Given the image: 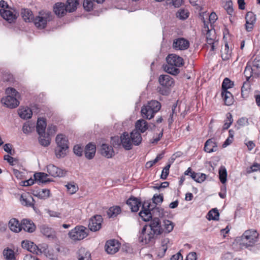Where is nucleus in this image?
I'll return each mask as SVG.
<instances>
[{"label":"nucleus","instance_id":"nucleus-1","mask_svg":"<svg viewBox=\"0 0 260 260\" xmlns=\"http://www.w3.org/2000/svg\"><path fill=\"white\" fill-rule=\"evenodd\" d=\"M258 234L255 230H249L244 232L241 237H237L233 245L238 244L241 248L253 246L257 242Z\"/></svg>","mask_w":260,"mask_h":260},{"label":"nucleus","instance_id":"nucleus-2","mask_svg":"<svg viewBox=\"0 0 260 260\" xmlns=\"http://www.w3.org/2000/svg\"><path fill=\"white\" fill-rule=\"evenodd\" d=\"M166 60L167 64L164 66V70L173 75H178L180 73L178 68L184 64L183 58L175 54H171L167 57Z\"/></svg>","mask_w":260,"mask_h":260},{"label":"nucleus","instance_id":"nucleus-3","mask_svg":"<svg viewBox=\"0 0 260 260\" xmlns=\"http://www.w3.org/2000/svg\"><path fill=\"white\" fill-rule=\"evenodd\" d=\"M7 96L2 99L1 102L6 107L13 109L17 107L19 102L17 98L19 97V93L13 88H8L6 89Z\"/></svg>","mask_w":260,"mask_h":260},{"label":"nucleus","instance_id":"nucleus-4","mask_svg":"<svg viewBox=\"0 0 260 260\" xmlns=\"http://www.w3.org/2000/svg\"><path fill=\"white\" fill-rule=\"evenodd\" d=\"M158 82L160 86L158 87L157 91L163 95H169L175 83L173 78L168 75H161Z\"/></svg>","mask_w":260,"mask_h":260},{"label":"nucleus","instance_id":"nucleus-5","mask_svg":"<svg viewBox=\"0 0 260 260\" xmlns=\"http://www.w3.org/2000/svg\"><path fill=\"white\" fill-rule=\"evenodd\" d=\"M160 103L157 101L152 100L147 105L143 106L141 110L142 116L147 119L152 118L160 109Z\"/></svg>","mask_w":260,"mask_h":260},{"label":"nucleus","instance_id":"nucleus-6","mask_svg":"<svg viewBox=\"0 0 260 260\" xmlns=\"http://www.w3.org/2000/svg\"><path fill=\"white\" fill-rule=\"evenodd\" d=\"M51 20V13L48 11L42 10L39 12L38 16L34 17L32 22L37 28L43 29L46 27L48 22Z\"/></svg>","mask_w":260,"mask_h":260},{"label":"nucleus","instance_id":"nucleus-7","mask_svg":"<svg viewBox=\"0 0 260 260\" xmlns=\"http://www.w3.org/2000/svg\"><path fill=\"white\" fill-rule=\"evenodd\" d=\"M88 235V230L84 226L78 225L68 233L69 237L74 242L81 241Z\"/></svg>","mask_w":260,"mask_h":260},{"label":"nucleus","instance_id":"nucleus-8","mask_svg":"<svg viewBox=\"0 0 260 260\" xmlns=\"http://www.w3.org/2000/svg\"><path fill=\"white\" fill-rule=\"evenodd\" d=\"M202 32L206 35V41L209 45L208 47H210L211 51H214L215 49L214 44L216 42V36L213 26L210 24L209 27V24H205V26H203L202 28Z\"/></svg>","mask_w":260,"mask_h":260},{"label":"nucleus","instance_id":"nucleus-9","mask_svg":"<svg viewBox=\"0 0 260 260\" xmlns=\"http://www.w3.org/2000/svg\"><path fill=\"white\" fill-rule=\"evenodd\" d=\"M156 236L152 233V231H150L147 229V225L143 226L142 232L141 233L139 241L140 243L144 244L152 243L154 242Z\"/></svg>","mask_w":260,"mask_h":260},{"label":"nucleus","instance_id":"nucleus-10","mask_svg":"<svg viewBox=\"0 0 260 260\" xmlns=\"http://www.w3.org/2000/svg\"><path fill=\"white\" fill-rule=\"evenodd\" d=\"M21 246L23 248L26 249L30 252L37 255H40L45 252L46 249L44 247H39L34 242L25 240L21 243Z\"/></svg>","mask_w":260,"mask_h":260},{"label":"nucleus","instance_id":"nucleus-11","mask_svg":"<svg viewBox=\"0 0 260 260\" xmlns=\"http://www.w3.org/2000/svg\"><path fill=\"white\" fill-rule=\"evenodd\" d=\"M1 16L9 23L14 22L17 18V13L13 8L0 9Z\"/></svg>","mask_w":260,"mask_h":260},{"label":"nucleus","instance_id":"nucleus-12","mask_svg":"<svg viewBox=\"0 0 260 260\" xmlns=\"http://www.w3.org/2000/svg\"><path fill=\"white\" fill-rule=\"evenodd\" d=\"M103 219L100 215H96L91 217L89 221L88 228L92 232L99 231L102 228Z\"/></svg>","mask_w":260,"mask_h":260},{"label":"nucleus","instance_id":"nucleus-13","mask_svg":"<svg viewBox=\"0 0 260 260\" xmlns=\"http://www.w3.org/2000/svg\"><path fill=\"white\" fill-rule=\"evenodd\" d=\"M147 229L152 231V233H154L156 236L163 233V230L160 225V221L158 218L152 219L150 224L147 225Z\"/></svg>","mask_w":260,"mask_h":260},{"label":"nucleus","instance_id":"nucleus-14","mask_svg":"<svg viewBox=\"0 0 260 260\" xmlns=\"http://www.w3.org/2000/svg\"><path fill=\"white\" fill-rule=\"evenodd\" d=\"M172 47L175 50H185L189 47V42L183 38H179L173 40Z\"/></svg>","mask_w":260,"mask_h":260},{"label":"nucleus","instance_id":"nucleus-15","mask_svg":"<svg viewBox=\"0 0 260 260\" xmlns=\"http://www.w3.org/2000/svg\"><path fill=\"white\" fill-rule=\"evenodd\" d=\"M184 175L190 176L192 179L198 183H202L206 178V174L204 173H196L193 171L190 167H189L184 172Z\"/></svg>","mask_w":260,"mask_h":260},{"label":"nucleus","instance_id":"nucleus-16","mask_svg":"<svg viewBox=\"0 0 260 260\" xmlns=\"http://www.w3.org/2000/svg\"><path fill=\"white\" fill-rule=\"evenodd\" d=\"M120 248V244L114 239L107 241L105 245V249L108 253L114 254L117 252Z\"/></svg>","mask_w":260,"mask_h":260},{"label":"nucleus","instance_id":"nucleus-17","mask_svg":"<svg viewBox=\"0 0 260 260\" xmlns=\"http://www.w3.org/2000/svg\"><path fill=\"white\" fill-rule=\"evenodd\" d=\"M47 171L49 175L54 177H63L66 174V172L63 170L52 164L47 166Z\"/></svg>","mask_w":260,"mask_h":260},{"label":"nucleus","instance_id":"nucleus-18","mask_svg":"<svg viewBox=\"0 0 260 260\" xmlns=\"http://www.w3.org/2000/svg\"><path fill=\"white\" fill-rule=\"evenodd\" d=\"M152 208H150V204L145 203L142 207V210L139 213V215L142 219L145 221H149L152 219V214L151 211Z\"/></svg>","mask_w":260,"mask_h":260},{"label":"nucleus","instance_id":"nucleus-19","mask_svg":"<svg viewBox=\"0 0 260 260\" xmlns=\"http://www.w3.org/2000/svg\"><path fill=\"white\" fill-rule=\"evenodd\" d=\"M245 29L247 31H251L256 21L255 15L252 12H248L245 16Z\"/></svg>","mask_w":260,"mask_h":260},{"label":"nucleus","instance_id":"nucleus-20","mask_svg":"<svg viewBox=\"0 0 260 260\" xmlns=\"http://www.w3.org/2000/svg\"><path fill=\"white\" fill-rule=\"evenodd\" d=\"M121 143L122 147L126 150L132 149L133 144L131 136L127 132L123 133L120 136Z\"/></svg>","mask_w":260,"mask_h":260},{"label":"nucleus","instance_id":"nucleus-21","mask_svg":"<svg viewBox=\"0 0 260 260\" xmlns=\"http://www.w3.org/2000/svg\"><path fill=\"white\" fill-rule=\"evenodd\" d=\"M53 11L55 14L59 17L64 16L68 11L66 4L63 3H57L53 7Z\"/></svg>","mask_w":260,"mask_h":260},{"label":"nucleus","instance_id":"nucleus-22","mask_svg":"<svg viewBox=\"0 0 260 260\" xmlns=\"http://www.w3.org/2000/svg\"><path fill=\"white\" fill-rule=\"evenodd\" d=\"M126 204L130 207L132 212H136L138 211L141 202L137 198L131 197L127 200Z\"/></svg>","mask_w":260,"mask_h":260},{"label":"nucleus","instance_id":"nucleus-23","mask_svg":"<svg viewBox=\"0 0 260 260\" xmlns=\"http://www.w3.org/2000/svg\"><path fill=\"white\" fill-rule=\"evenodd\" d=\"M21 202L24 206L31 207H34L35 200L32 196L28 192L21 194Z\"/></svg>","mask_w":260,"mask_h":260},{"label":"nucleus","instance_id":"nucleus-24","mask_svg":"<svg viewBox=\"0 0 260 260\" xmlns=\"http://www.w3.org/2000/svg\"><path fill=\"white\" fill-rule=\"evenodd\" d=\"M40 231L41 233L46 237L50 239H54L56 238V232L51 228L46 225H42L40 227Z\"/></svg>","mask_w":260,"mask_h":260},{"label":"nucleus","instance_id":"nucleus-25","mask_svg":"<svg viewBox=\"0 0 260 260\" xmlns=\"http://www.w3.org/2000/svg\"><path fill=\"white\" fill-rule=\"evenodd\" d=\"M22 229L25 232L32 233L36 230V225L31 220L23 219L21 221V230Z\"/></svg>","mask_w":260,"mask_h":260},{"label":"nucleus","instance_id":"nucleus-26","mask_svg":"<svg viewBox=\"0 0 260 260\" xmlns=\"http://www.w3.org/2000/svg\"><path fill=\"white\" fill-rule=\"evenodd\" d=\"M130 136L133 145L138 146L141 143L142 138L140 132L137 130H133L131 133Z\"/></svg>","mask_w":260,"mask_h":260},{"label":"nucleus","instance_id":"nucleus-27","mask_svg":"<svg viewBox=\"0 0 260 260\" xmlns=\"http://www.w3.org/2000/svg\"><path fill=\"white\" fill-rule=\"evenodd\" d=\"M95 145L91 143H89L85 147V156L87 159H92L95 155Z\"/></svg>","mask_w":260,"mask_h":260},{"label":"nucleus","instance_id":"nucleus-28","mask_svg":"<svg viewBox=\"0 0 260 260\" xmlns=\"http://www.w3.org/2000/svg\"><path fill=\"white\" fill-rule=\"evenodd\" d=\"M77 257L78 260H92L90 253L85 248H81L79 249Z\"/></svg>","mask_w":260,"mask_h":260},{"label":"nucleus","instance_id":"nucleus-29","mask_svg":"<svg viewBox=\"0 0 260 260\" xmlns=\"http://www.w3.org/2000/svg\"><path fill=\"white\" fill-rule=\"evenodd\" d=\"M18 112L19 116L24 119L30 118L32 114L31 110L27 107L20 108Z\"/></svg>","mask_w":260,"mask_h":260},{"label":"nucleus","instance_id":"nucleus-30","mask_svg":"<svg viewBox=\"0 0 260 260\" xmlns=\"http://www.w3.org/2000/svg\"><path fill=\"white\" fill-rule=\"evenodd\" d=\"M101 151V154L107 158H111L114 153L112 147L105 144L102 145Z\"/></svg>","mask_w":260,"mask_h":260},{"label":"nucleus","instance_id":"nucleus-31","mask_svg":"<svg viewBox=\"0 0 260 260\" xmlns=\"http://www.w3.org/2000/svg\"><path fill=\"white\" fill-rule=\"evenodd\" d=\"M10 230L15 233H18L21 231V223L16 218L11 219L9 222Z\"/></svg>","mask_w":260,"mask_h":260},{"label":"nucleus","instance_id":"nucleus-32","mask_svg":"<svg viewBox=\"0 0 260 260\" xmlns=\"http://www.w3.org/2000/svg\"><path fill=\"white\" fill-rule=\"evenodd\" d=\"M57 147H69V142L67 138L62 134H58L56 137Z\"/></svg>","mask_w":260,"mask_h":260},{"label":"nucleus","instance_id":"nucleus-33","mask_svg":"<svg viewBox=\"0 0 260 260\" xmlns=\"http://www.w3.org/2000/svg\"><path fill=\"white\" fill-rule=\"evenodd\" d=\"M46 126L47 123L45 119L38 118L36 128L39 135L44 134Z\"/></svg>","mask_w":260,"mask_h":260},{"label":"nucleus","instance_id":"nucleus-34","mask_svg":"<svg viewBox=\"0 0 260 260\" xmlns=\"http://www.w3.org/2000/svg\"><path fill=\"white\" fill-rule=\"evenodd\" d=\"M136 129L140 133H144L148 129L147 122L144 119H141L137 121L135 124Z\"/></svg>","mask_w":260,"mask_h":260},{"label":"nucleus","instance_id":"nucleus-35","mask_svg":"<svg viewBox=\"0 0 260 260\" xmlns=\"http://www.w3.org/2000/svg\"><path fill=\"white\" fill-rule=\"evenodd\" d=\"M217 145L216 143L212 139L208 140L205 144L204 150L206 152L211 153L215 151Z\"/></svg>","mask_w":260,"mask_h":260},{"label":"nucleus","instance_id":"nucleus-36","mask_svg":"<svg viewBox=\"0 0 260 260\" xmlns=\"http://www.w3.org/2000/svg\"><path fill=\"white\" fill-rule=\"evenodd\" d=\"M50 190L47 189H41L36 191H34V195L37 198L45 200L50 196Z\"/></svg>","mask_w":260,"mask_h":260},{"label":"nucleus","instance_id":"nucleus-37","mask_svg":"<svg viewBox=\"0 0 260 260\" xmlns=\"http://www.w3.org/2000/svg\"><path fill=\"white\" fill-rule=\"evenodd\" d=\"M21 14L25 22H31L33 21L34 17L31 10L28 9H22Z\"/></svg>","mask_w":260,"mask_h":260},{"label":"nucleus","instance_id":"nucleus-38","mask_svg":"<svg viewBox=\"0 0 260 260\" xmlns=\"http://www.w3.org/2000/svg\"><path fill=\"white\" fill-rule=\"evenodd\" d=\"M221 96L224 101V105L226 104V99H228V77L225 78L222 84Z\"/></svg>","mask_w":260,"mask_h":260},{"label":"nucleus","instance_id":"nucleus-39","mask_svg":"<svg viewBox=\"0 0 260 260\" xmlns=\"http://www.w3.org/2000/svg\"><path fill=\"white\" fill-rule=\"evenodd\" d=\"M121 208L118 206H115L110 207L107 211V214L109 217L112 218L117 216L121 213Z\"/></svg>","mask_w":260,"mask_h":260},{"label":"nucleus","instance_id":"nucleus-40","mask_svg":"<svg viewBox=\"0 0 260 260\" xmlns=\"http://www.w3.org/2000/svg\"><path fill=\"white\" fill-rule=\"evenodd\" d=\"M251 68L254 70V76L255 78H258L259 75L260 61L255 59L252 62H250Z\"/></svg>","mask_w":260,"mask_h":260},{"label":"nucleus","instance_id":"nucleus-41","mask_svg":"<svg viewBox=\"0 0 260 260\" xmlns=\"http://www.w3.org/2000/svg\"><path fill=\"white\" fill-rule=\"evenodd\" d=\"M208 17L207 20H205L204 17L202 19L204 26H205V24L207 23L209 24V27H210V24L213 26L214 23L218 18L216 14L214 12H212L210 15L208 16Z\"/></svg>","mask_w":260,"mask_h":260},{"label":"nucleus","instance_id":"nucleus-42","mask_svg":"<svg viewBox=\"0 0 260 260\" xmlns=\"http://www.w3.org/2000/svg\"><path fill=\"white\" fill-rule=\"evenodd\" d=\"M79 5L78 0H67L66 6L69 12H73L77 9V6Z\"/></svg>","mask_w":260,"mask_h":260},{"label":"nucleus","instance_id":"nucleus-43","mask_svg":"<svg viewBox=\"0 0 260 260\" xmlns=\"http://www.w3.org/2000/svg\"><path fill=\"white\" fill-rule=\"evenodd\" d=\"M3 255L6 260H16L14 250L10 248L5 249L3 251Z\"/></svg>","mask_w":260,"mask_h":260},{"label":"nucleus","instance_id":"nucleus-44","mask_svg":"<svg viewBox=\"0 0 260 260\" xmlns=\"http://www.w3.org/2000/svg\"><path fill=\"white\" fill-rule=\"evenodd\" d=\"M39 142L42 146H48L50 144L51 139L49 136L44 133V134L39 135Z\"/></svg>","mask_w":260,"mask_h":260},{"label":"nucleus","instance_id":"nucleus-45","mask_svg":"<svg viewBox=\"0 0 260 260\" xmlns=\"http://www.w3.org/2000/svg\"><path fill=\"white\" fill-rule=\"evenodd\" d=\"M34 176L35 180L40 182H46L48 181V175L45 173H36Z\"/></svg>","mask_w":260,"mask_h":260},{"label":"nucleus","instance_id":"nucleus-46","mask_svg":"<svg viewBox=\"0 0 260 260\" xmlns=\"http://www.w3.org/2000/svg\"><path fill=\"white\" fill-rule=\"evenodd\" d=\"M163 226V232H165V233H169L173 231L174 225L173 222L171 221L166 220L164 221Z\"/></svg>","mask_w":260,"mask_h":260},{"label":"nucleus","instance_id":"nucleus-47","mask_svg":"<svg viewBox=\"0 0 260 260\" xmlns=\"http://www.w3.org/2000/svg\"><path fill=\"white\" fill-rule=\"evenodd\" d=\"M254 70L251 68L250 62H248L244 72V74L247 79V81H248L251 77H255L254 76Z\"/></svg>","mask_w":260,"mask_h":260},{"label":"nucleus","instance_id":"nucleus-48","mask_svg":"<svg viewBox=\"0 0 260 260\" xmlns=\"http://www.w3.org/2000/svg\"><path fill=\"white\" fill-rule=\"evenodd\" d=\"M219 213L216 209H212L207 214V218L208 220H216L218 219Z\"/></svg>","mask_w":260,"mask_h":260},{"label":"nucleus","instance_id":"nucleus-49","mask_svg":"<svg viewBox=\"0 0 260 260\" xmlns=\"http://www.w3.org/2000/svg\"><path fill=\"white\" fill-rule=\"evenodd\" d=\"M69 147H56L55 150V155L57 158L63 157L66 155V151Z\"/></svg>","mask_w":260,"mask_h":260},{"label":"nucleus","instance_id":"nucleus-50","mask_svg":"<svg viewBox=\"0 0 260 260\" xmlns=\"http://www.w3.org/2000/svg\"><path fill=\"white\" fill-rule=\"evenodd\" d=\"M171 245L170 241L169 238H165L161 241V245L160 247V250L162 251V254H164L168 247Z\"/></svg>","mask_w":260,"mask_h":260},{"label":"nucleus","instance_id":"nucleus-51","mask_svg":"<svg viewBox=\"0 0 260 260\" xmlns=\"http://www.w3.org/2000/svg\"><path fill=\"white\" fill-rule=\"evenodd\" d=\"M189 13L186 10L180 9L176 14L177 17L181 20H185L189 17Z\"/></svg>","mask_w":260,"mask_h":260},{"label":"nucleus","instance_id":"nucleus-52","mask_svg":"<svg viewBox=\"0 0 260 260\" xmlns=\"http://www.w3.org/2000/svg\"><path fill=\"white\" fill-rule=\"evenodd\" d=\"M226 170L225 168H221L219 171V177L221 182L224 184L226 181Z\"/></svg>","mask_w":260,"mask_h":260},{"label":"nucleus","instance_id":"nucleus-53","mask_svg":"<svg viewBox=\"0 0 260 260\" xmlns=\"http://www.w3.org/2000/svg\"><path fill=\"white\" fill-rule=\"evenodd\" d=\"M83 6L86 11H90L93 8V2L91 0H84Z\"/></svg>","mask_w":260,"mask_h":260},{"label":"nucleus","instance_id":"nucleus-54","mask_svg":"<svg viewBox=\"0 0 260 260\" xmlns=\"http://www.w3.org/2000/svg\"><path fill=\"white\" fill-rule=\"evenodd\" d=\"M249 83L248 82H245L243 83V86L241 88V94L243 96L244 95L247 96L249 90Z\"/></svg>","mask_w":260,"mask_h":260},{"label":"nucleus","instance_id":"nucleus-55","mask_svg":"<svg viewBox=\"0 0 260 260\" xmlns=\"http://www.w3.org/2000/svg\"><path fill=\"white\" fill-rule=\"evenodd\" d=\"M171 165L170 164L167 165L162 170L160 177L161 179L165 180L167 179L169 174V169Z\"/></svg>","mask_w":260,"mask_h":260},{"label":"nucleus","instance_id":"nucleus-56","mask_svg":"<svg viewBox=\"0 0 260 260\" xmlns=\"http://www.w3.org/2000/svg\"><path fill=\"white\" fill-rule=\"evenodd\" d=\"M4 159L7 160L10 165L14 166L18 163V160L9 155H5Z\"/></svg>","mask_w":260,"mask_h":260},{"label":"nucleus","instance_id":"nucleus-57","mask_svg":"<svg viewBox=\"0 0 260 260\" xmlns=\"http://www.w3.org/2000/svg\"><path fill=\"white\" fill-rule=\"evenodd\" d=\"M57 131V127L54 125H49L47 128V135L50 137L54 135Z\"/></svg>","mask_w":260,"mask_h":260},{"label":"nucleus","instance_id":"nucleus-58","mask_svg":"<svg viewBox=\"0 0 260 260\" xmlns=\"http://www.w3.org/2000/svg\"><path fill=\"white\" fill-rule=\"evenodd\" d=\"M68 192L70 194L75 193L78 190V187L74 184L69 183L66 185Z\"/></svg>","mask_w":260,"mask_h":260},{"label":"nucleus","instance_id":"nucleus-59","mask_svg":"<svg viewBox=\"0 0 260 260\" xmlns=\"http://www.w3.org/2000/svg\"><path fill=\"white\" fill-rule=\"evenodd\" d=\"M176 108H177V104H174L172 107V113L170 114V117L168 118V122H169V124H172L173 123V122L174 121V119H173L174 115V114H175V115H176V113H175V110L176 109Z\"/></svg>","mask_w":260,"mask_h":260},{"label":"nucleus","instance_id":"nucleus-60","mask_svg":"<svg viewBox=\"0 0 260 260\" xmlns=\"http://www.w3.org/2000/svg\"><path fill=\"white\" fill-rule=\"evenodd\" d=\"M258 170H260V164H254L250 167L247 168V173L249 174Z\"/></svg>","mask_w":260,"mask_h":260},{"label":"nucleus","instance_id":"nucleus-61","mask_svg":"<svg viewBox=\"0 0 260 260\" xmlns=\"http://www.w3.org/2000/svg\"><path fill=\"white\" fill-rule=\"evenodd\" d=\"M233 12V9L231 8L230 5L229 4V14L230 15L229 17V19H230V22L232 24H234L237 20V18L235 15H232L230 14V13H232Z\"/></svg>","mask_w":260,"mask_h":260},{"label":"nucleus","instance_id":"nucleus-62","mask_svg":"<svg viewBox=\"0 0 260 260\" xmlns=\"http://www.w3.org/2000/svg\"><path fill=\"white\" fill-rule=\"evenodd\" d=\"M74 152L76 155L81 156L83 152V148L80 146L77 145H75L74 147Z\"/></svg>","mask_w":260,"mask_h":260},{"label":"nucleus","instance_id":"nucleus-63","mask_svg":"<svg viewBox=\"0 0 260 260\" xmlns=\"http://www.w3.org/2000/svg\"><path fill=\"white\" fill-rule=\"evenodd\" d=\"M226 188L224 184H222L221 186V191L219 192V196L221 198L224 199L226 197Z\"/></svg>","mask_w":260,"mask_h":260},{"label":"nucleus","instance_id":"nucleus-64","mask_svg":"<svg viewBox=\"0 0 260 260\" xmlns=\"http://www.w3.org/2000/svg\"><path fill=\"white\" fill-rule=\"evenodd\" d=\"M163 196L161 194H155L153 196V202L155 204L160 203L163 201Z\"/></svg>","mask_w":260,"mask_h":260}]
</instances>
